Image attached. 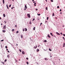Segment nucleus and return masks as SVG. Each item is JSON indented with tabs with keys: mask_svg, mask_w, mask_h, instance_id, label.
I'll return each mask as SVG.
<instances>
[{
	"mask_svg": "<svg viewBox=\"0 0 65 65\" xmlns=\"http://www.w3.org/2000/svg\"><path fill=\"white\" fill-rule=\"evenodd\" d=\"M3 27H4V28H3L4 30H5V29H6V25H4Z\"/></svg>",
	"mask_w": 65,
	"mask_h": 65,
	"instance_id": "1",
	"label": "nucleus"
},
{
	"mask_svg": "<svg viewBox=\"0 0 65 65\" xmlns=\"http://www.w3.org/2000/svg\"><path fill=\"white\" fill-rule=\"evenodd\" d=\"M27 14L28 17V18H30V14Z\"/></svg>",
	"mask_w": 65,
	"mask_h": 65,
	"instance_id": "2",
	"label": "nucleus"
},
{
	"mask_svg": "<svg viewBox=\"0 0 65 65\" xmlns=\"http://www.w3.org/2000/svg\"><path fill=\"white\" fill-rule=\"evenodd\" d=\"M47 36L48 38H51V37H50V35L49 34H48Z\"/></svg>",
	"mask_w": 65,
	"mask_h": 65,
	"instance_id": "3",
	"label": "nucleus"
},
{
	"mask_svg": "<svg viewBox=\"0 0 65 65\" xmlns=\"http://www.w3.org/2000/svg\"><path fill=\"white\" fill-rule=\"evenodd\" d=\"M56 33L57 34V35H60V34H59L57 32H56Z\"/></svg>",
	"mask_w": 65,
	"mask_h": 65,
	"instance_id": "4",
	"label": "nucleus"
},
{
	"mask_svg": "<svg viewBox=\"0 0 65 65\" xmlns=\"http://www.w3.org/2000/svg\"><path fill=\"white\" fill-rule=\"evenodd\" d=\"M3 33H5V32H6V30H3Z\"/></svg>",
	"mask_w": 65,
	"mask_h": 65,
	"instance_id": "5",
	"label": "nucleus"
},
{
	"mask_svg": "<svg viewBox=\"0 0 65 65\" xmlns=\"http://www.w3.org/2000/svg\"><path fill=\"white\" fill-rule=\"evenodd\" d=\"M22 53L23 55H24V54H25V52L24 51H23L22 52Z\"/></svg>",
	"mask_w": 65,
	"mask_h": 65,
	"instance_id": "6",
	"label": "nucleus"
},
{
	"mask_svg": "<svg viewBox=\"0 0 65 65\" xmlns=\"http://www.w3.org/2000/svg\"><path fill=\"white\" fill-rule=\"evenodd\" d=\"M6 6L8 9H9V7H8V5H6Z\"/></svg>",
	"mask_w": 65,
	"mask_h": 65,
	"instance_id": "7",
	"label": "nucleus"
},
{
	"mask_svg": "<svg viewBox=\"0 0 65 65\" xmlns=\"http://www.w3.org/2000/svg\"><path fill=\"white\" fill-rule=\"evenodd\" d=\"M27 5L26 4V5L25 6V8H27Z\"/></svg>",
	"mask_w": 65,
	"mask_h": 65,
	"instance_id": "8",
	"label": "nucleus"
},
{
	"mask_svg": "<svg viewBox=\"0 0 65 65\" xmlns=\"http://www.w3.org/2000/svg\"><path fill=\"white\" fill-rule=\"evenodd\" d=\"M65 43H64L63 44V47H65Z\"/></svg>",
	"mask_w": 65,
	"mask_h": 65,
	"instance_id": "9",
	"label": "nucleus"
},
{
	"mask_svg": "<svg viewBox=\"0 0 65 65\" xmlns=\"http://www.w3.org/2000/svg\"><path fill=\"white\" fill-rule=\"evenodd\" d=\"M12 32H13L14 31V29H12Z\"/></svg>",
	"mask_w": 65,
	"mask_h": 65,
	"instance_id": "10",
	"label": "nucleus"
},
{
	"mask_svg": "<svg viewBox=\"0 0 65 65\" xmlns=\"http://www.w3.org/2000/svg\"><path fill=\"white\" fill-rule=\"evenodd\" d=\"M45 60H48V59H47V58H45Z\"/></svg>",
	"mask_w": 65,
	"mask_h": 65,
	"instance_id": "11",
	"label": "nucleus"
},
{
	"mask_svg": "<svg viewBox=\"0 0 65 65\" xmlns=\"http://www.w3.org/2000/svg\"><path fill=\"white\" fill-rule=\"evenodd\" d=\"M25 31H27V29L26 28H25Z\"/></svg>",
	"mask_w": 65,
	"mask_h": 65,
	"instance_id": "12",
	"label": "nucleus"
},
{
	"mask_svg": "<svg viewBox=\"0 0 65 65\" xmlns=\"http://www.w3.org/2000/svg\"><path fill=\"white\" fill-rule=\"evenodd\" d=\"M50 34H51V36H53V34H52V33L51 32Z\"/></svg>",
	"mask_w": 65,
	"mask_h": 65,
	"instance_id": "13",
	"label": "nucleus"
},
{
	"mask_svg": "<svg viewBox=\"0 0 65 65\" xmlns=\"http://www.w3.org/2000/svg\"><path fill=\"white\" fill-rule=\"evenodd\" d=\"M3 16H4V17H5V14H3Z\"/></svg>",
	"mask_w": 65,
	"mask_h": 65,
	"instance_id": "14",
	"label": "nucleus"
},
{
	"mask_svg": "<svg viewBox=\"0 0 65 65\" xmlns=\"http://www.w3.org/2000/svg\"><path fill=\"white\" fill-rule=\"evenodd\" d=\"M44 27V25H43L42 26V28Z\"/></svg>",
	"mask_w": 65,
	"mask_h": 65,
	"instance_id": "15",
	"label": "nucleus"
},
{
	"mask_svg": "<svg viewBox=\"0 0 65 65\" xmlns=\"http://www.w3.org/2000/svg\"><path fill=\"white\" fill-rule=\"evenodd\" d=\"M49 50L50 51H52V50H51L50 48H49Z\"/></svg>",
	"mask_w": 65,
	"mask_h": 65,
	"instance_id": "16",
	"label": "nucleus"
},
{
	"mask_svg": "<svg viewBox=\"0 0 65 65\" xmlns=\"http://www.w3.org/2000/svg\"><path fill=\"white\" fill-rule=\"evenodd\" d=\"M39 51V50L38 49H37V52H38Z\"/></svg>",
	"mask_w": 65,
	"mask_h": 65,
	"instance_id": "17",
	"label": "nucleus"
},
{
	"mask_svg": "<svg viewBox=\"0 0 65 65\" xmlns=\"http://www.w3.org/2000/svg\"><path fill=\"white\" fill-rule=\"evenodd\" d=\"M44 42H47V41H46V40H45L44 41Z\"/></svg>",
	"mask_w": 65,
	"mask_h": 65,
	"instance_id": "18",
	"label": "nucleus"
},
{
	"mask_svg": "<svg viewBox=\"0 0 65 65\" xmlns=\"http://www.w3.org/2000/svg\"><path fill=\"white\" fill-rule=\"evenodd\" d=\"M33 30H35V27H34Z\"/></svg>",
	"mask_w": 65,
	"mask_h": 65,
	"instance_id": "19",
	"label": "nucleus"
},
{
	"mask_svg": "<svg viewBox=\"0 0 65 65\" xmlns=\"http://www.w3.org/2000/svg\"><path fill=\"white\" fill-rule=\"evenodd\" d=\"M21 37L22 38H23V35H21Z\"/></svg>",
	"mask_w": 65,
	"mask_h": 65,
	"instance_id": "20",
	"label": "nucleus"
},
{
	"mask_svg": "<svg viewBox=\"0 0 65 65\" xmlns=\"http://www.w3.org/2000/svg\"><path fill=\"white\" fill-rule=\"evenodd\" d=\"M3 4H4V0H3Z\"/></svg>",
	"mask_w": 65,
	"mask_h": 65,
	"instance_id": "21",
	"label": "nucleus"
},
{
	"mask_svg": "<svg viewBox=\"0 0 65 65\" xmlns=\"http://www.w3.org/2000/svg\"><path fill=\"white\" fill-rule=\"evenodd\" d=\"M53 14H52V15L53 16H54V15H55V14H54V12H53Z\"/></svg>",
	"mask_w": 65,
	"mask_h": 65,
	"instance_id": "22",
	"label": "nucleus"
},
{
	"mask_svg": "<svg viewBox=\"0 0 65 65\" xmlns=\"http://www.w3.org/2000/svg\"><path fill=\"white\" fill-rule=\"evenodd\" d=\"M49 18V17H48L47 18V20H48V18Z\"/></svg>",
	"mask_w": 65,
	"mask_h": 65,
	"instance_id": "23",
	"label": "nucleus"
},
{
	"mask_svg": "<svg viewBox=\"0 0 65 65\" xmlns=\"http://www.w3.org/2000/svg\"><path fill=\"white\" fill-rule=\"evenodd\" d=\"M7 57L8 58H9V55H8V56H7Z\"/></svg>",
	"mask_w": 65,
	"mask_h": 65,
	"instance_id": "24",
	"label": "nucleus"
},
{
	"mask_svg": "<svg viewBox=\"0 0 65 65\" xmlns=\"http://www.w3.org/2000/svg\"><path fill=\"white\" fill-rule=\"evenodd\" d=\"M16 33L17 34H18V33H19V31H17L16 32Z\"/></svg>",
	"mask_w": 65,
	"mask_h": 65,
	"instance_id": "25",
	"label": "nucleus"
},
{
	"mask_svg": "<svg viewBox=\"0 0 65 65\" xmlns=\"http://www.w3.org/2000/svg\"><path fill=\"white\" fill-rule=\"evenodd\" d=\"M29 24H32V23L31 22H29Z\"/></svg>",
	"mask_w": 65,
	"mask_h": 65,
	"instance_id": "26",
	"label": "nucleus"
},
{
	"mask_svg": "<svg viewBox=\"0 0 65 65\" xmlns=\"http://www.w3.org/2000/svg\"><path fill=\"white\" fill-rule=\"evenodd\" d=\"M45 9H46V10H47V7H46V8H45Z\"/></svg>",
	"mask_w": 65,
	"mask_h": 65,
	"instance_id": "27",
	"label": "nucleus"
},
{
	"mask_svg": "<svg viewBox=\"0 0 65 65\" xmlns=\"http://www.w3.org/2000/svg\"><path fill=\"white\" fill-rule=\"evenodd\" d=\"M38 15H40V14H37Z\"/></svg>",
	"mask_w": 65,
	"mask_h": 65,
	"instance_id": "28",
	"label": "nucleus"
},
{
	"mask_svg": "<svg viewBox=\"0 0 65 65\" xmlns=\"http://www.w3.org/2000/svg\"><path fill=\"white\" fill-rule=\"evenodd\" d=\"M19 51L20 52H22V50L21 49H19Z\"/></svg>",
	"mask_w": 65,
	"mask_h": 65,
	"instance_id": "29",
	"label": "nucleus"
},
{
	"mask_svg": "<svg viewBox=\"0 0 65 65\" xmlns=\"http://www.w3.org/2000/svg\"><path fill=\"white\" fill-rule=\"evenodd\" d=\"M26 63H27V65H28L29 64V62H26Z\"/></svg>",
	"mask_w": 65,
	"mask_h": 65,
	"instance_id": "30",
	"label": "nucleus"
},
{
	"mask_svg": "<svg viewBox=\"0 0 65 65\" xmlns=\"http://www.w3.org/2000/svg\"><path fill=\"white\" fill-rule=\"evenodd\" d=\"M11 5H9V7H11Z\"/></svg>",
	"mask_w": 65,
	"mask_h": 65,
	"instance_id": "31",
	"label": "nucleus"
},
{
	"mask_svg": "<svg viewBox=\"0 0 65 65\" xmlns=\"http://www.w3.org/2000/svg\"><path fill=\"white\" fill-rule=\"evenodd\" d=\"M5 48H7V46H5Z\"/></svg>",
	"mask_w": 65,
	"mask_h": 65,
	"instance_id": "32",
	"label": "nucleus"
},
{
	"mask_svg": "<svg viewBox=\"0 0 65 65\" xmlns=\"http://www.w3.org/2000/svg\"><path fill=\"white\" fill-rule=\"evenodd\" d=\"M53 1H53V0H51V2H53Z\"/></svg>",
	"mask_w": 65,
	"mask_h": 65,
	"instance_id": "33",
	"label": "nucleus"
},
{
	"mask_svg": "<svg viewBox=\"0 0 65 65\" xmlns=\"http://www.w3.org/2000/svg\"><path fill=\"white\" fill-rule=\"evenodd\" d=\"M35 20V19L34 18L33 19V20H32V21H34Z\"/></svg>",
	"mask_w": 65,
	"mask_h": 65,
	"instance_id": "34",
	"label": "nucleus"
},
{
	"mask_svg": "<svg viewBox=\"0 0 65 65\" xmlns=\"http://www.w3.org/2000/svg\"><path fill=\"white\" fill-rule=\"evenodd\" d=\"M24 31H25V29H24V28H23V31L24 32Z\"/></svg>",
	"mask_w": 65,
	"mask_h": 65,
	"instance_id": "35",
	"label": "nucleus"
},
{
	"mask_svg": "<svg viewBox=\"0 0 65 65\" xmlns=\"http://www.w3.org/2000/svg\"><path fill=\"white\" fill-rule=\"evenodd\" d=\"M4 41V40H2L1 41Z\"/></svg>",
	"mask_w": 65,
	"mask_h": 65,
	"instance_id": "36",
	"label": "nucleus"
},
{
	"mask_svg": "<svg viewBox=\"0 0 65 65\" xmlns=\"http://www.w3.org/2000/svg\"><path fill=\"white\" fill-rule=\"evenodd\" d=\"M27 8H25L24 9V10H26V9H27Z\"/></svg>",
	"mask_w": 65,
	"mask_h": 65,
	"instance_id": "37",
	"label": "nucleus"
},
{
	"mask_svg": "<svg viewBox=\"0 0 65 65\" xmlns=\"http://www.w3.org/2000/svg\"><path fill=\"white\" fill-rule=\"evenodd\" d=\"M60 34L61 35H63V34H62V32L60 33Z\"/></svg>",
	"mask_w": 65,
	"mask_h": 65,
	"instance_id": "38",
	"label": "nucleus"
},
{
	"mask_svg": "<svg viewBox=\"0 0 65 65\" xmlns=\"http://www.w3.org/2000/svg\"><path fill=\"white\" fill-rule=\"evenodd\" d=\"M57 8H59V6H58L57 7Z\"/></svg>",
	"mask_w": 65,
	"mask_h": 65,
	"instance_id": "39",
	"label": "nucleus"
},
{
	"mask_svg": "<svg viewBox=\"0 0 65 65\" xmlns=\"http://www.w3.org/2000/svg\"><path fill=\"white\" fill-rule=\"evenodd\" d=\"M63 36H65V34H63Z\"/></svg>",
	"mask_w": 65,
	"mask_h": 65,
	"instance_id": "40",
	"label": "nucleus"
},
{
	"mask_svg": "<svg viewBox=\"0 0 65 65\" xmlns=\"http://www.w3.org/2000/svg\"><path fill=\"white\" fill-rule=\"evenodd\" d=\"M26 59L27 60H28V59H29V58H26Z\"/></svg>",
	"mask_w": 65,
	"mask_h": 65,
	"instance_id": "41",
	"label": "nucleus"
},
{
	"mask_svg": "<svg viewBox=\"0 0 65 65\" xmlns=\"http://www.w3.org/2000/svg\"><path fill=\"white\" fill-rule=\"evenodd\" d=\"M4 63H5L4 62H3V65H4Z\"/></svg>",
	"mask_w": 65,
	"mask_h": 65,
	"instance_id": "42",
	"label": "nucleus"
},
{
	"mask_svg": "<svg viewBox=\"0 0 65 65\" xmlns=\"http://www.w3.org/2000/svg\"><path fill=\"white\" fill-rule=\"evenodd\" d=\"M60 11H62V10H61V9H60Z\"/></svg>",
	"mask_w": 65,
	"mask_h": 65,
	"instance_id": "43",
	"label": "nucleus"
},
{
	"mask_svg": "<svg viewBox=\"0 0 65 65\" xmlns=\"http://www.w3.org/2000/svg\"><path fill=\"white\" fill-rule=\"evenodd\" d=\"M6 22H6L5 21V23H6Z\"/></svg>",
	"mask_w": 65,
	"mask_h": 65,
	"instance_id": "44",
	"label": "nucleus"
},
{
	"mask_svg": "<svg viewBox=\"0 0 65 65\" xmlns=\"http://www.w3.org/2000/svg\"><path fill=\"white\" fill-rule=\"evenodd\" d=\"M5 62H6V61H7V60H5Z\"/></svg>",
	"mask_w": 65,
	"mask_h": 65,
	"instance_id": "45",
	"label": "nucleus"
},
{
	"mask_svg": "<svg viewBox=\"0 0 65 65\" xmlns=\"http://www.w3.org/2000/svg\"><path fill=\"white\" fill-rule=\"evenodd\" d=\"M38 10V9H36V11H37V10Z\"/></svg>",
	"mask_w": 65,
	"mask_h": 65,
	"instance_id": "46",
	"label": "nucleus"
},
{
	"mask_svg": "<svg viewBox=\"0 0 65 65\" xmlns=\"http://www.w3.org/2000/svg\"><path fill=\"white\" fill-rule=\"evenodd\" d=\"M34 48L35 49H36V47H34Z\"/></svg>",
	"mask_w": 65,
	"mask_h": 65,
	"instance_id": "47",
	"label": "nucleus"
},
{
	"mask_svg": "<svg viewBox=\"0 0 65 65\" xmlns=\"http://www.w3.org/2000/svg\"><path fill=\"white\" fill-rule=\"evenodd\" d=\"M15 27H17V25H15Z\"/></svg>",
	"mask_w": 65,
	"mask_h": 65,
	"instance_id": "48",
	"label": "nucleus"
},
{
	"mask_svg": "<svg viewBox=\"0 0 65 65\" xmlns=\"http://www.w3.org/2000/svg\"><path fill=\"white\" fill-rule=\"evenodd\" d=\"M1 17H0V20H1Z\"/></svg>",
	"mask_w": 65,
	"mask_h": 65,
	"instance_id": "49",
	"label": "nucleus"
},
{
	"mask_svg": "<svg viewBox=\"0 0 65 65\" xmlns=\"http://www.w3.org/2000/svg\"><path fill=\"white\" fill-rule=\"evenodd\" d=\"M47 21H45V23H47Z\"/></svg>",
	"mask_w": 65,
	"mask_h": 65,
	"instance_id": "50",
	"label": "nucleus"
},
{
	"mask_svg": "<svg viewBox=\"0 0 65 65\" xmlns=\"http://www.w3.org/2000/svg\"><path fill=\"white\" fill-rule=\"evenodd\" d=\"M36 48H37V45H36Z\"/></svg>",
	"mask_w": 65,
	"mask_h": 65,
	"instance_id": "51",
	"label": "nucleus"
},
{
	"mask_svg": "<svg viewBox=\"0 0 65 65\" xmlns=\"http://www.w3.org/2000/svg\"><path fill=\"white\" fill-rule=\"evenodd\" d=\"M60 13H61V14H62V12H60Z\"/></svg>",
	"mask_w": 65,
	"mask_h": 65,
	"instance_id": "52",
	"label": "nucleus"
},
{
	"mask_svg": "<svg viewBox=\"0 0 65 65\" xmlns=\"http://www.w3.org/2000/svg\"><path fill=\"white\" fill-rule=\"evenodd\" d=\"M34 4L35 5V4H36V3H35Z\"/></svg>",
	"mask_w": 65,
	"mask_h": 65,
	"instance_id": "53",
	"label": "nucleus"
},
{
	"mask_svg": "<svg viewBox=\"0 0 65 65\" xmlns=\"http://www.w3.org/2000/svg\"><path fill=\"white\" fill-rule=\"evenodd\" d=\"M34 6H36V5H34Z\"/></svg>",
	"mask_w": 65,
	"mask_h": 65,
	"instance_id": "54",
	"label": "nucleus"
},
{
	"mask_svg": "<svg viewBox=\"0 0 65 65\" xmlns=\"http://www.w3.org/2000/svg\"><path fill=\"white\" fill-rule=\"evenodd\" d=\"M8 53H9V51H8Z\"/></svg>",
	"mask_w": 65,
	"mask_h": 65,
	"instance_id": "55",
	"label": "nucleus"
},
{
	"mask_svg": "<svg viewBox=\"0 0 65 65\" xmlns=\"http://www.w3.org/2000/svg\"><path fill=\"white\" fill-rule=\"evenodd\" d=\"M18 44H17L16 45H17V46H18Z\"/></svg>",
	"mask_w": 65,
	"mask_h": 65,
	"instance_id": "56",
	"label": "nucleus"
},
{
	"mask_svg": "<svg viewBox=\"0 0 65 65\" xmlns=\"http://www.w3.org/2000/svg\"><path fill=\"white\" fill-rule=\"evenodd\" d=\"M11 9H13V7H12L11 8Z\"/></svg>",
	"mask_w": 65,
	"mask_h": 65,
	"instance_id": "57",
	"label": "nucleus"
},
{
	"mask_svg": "<svg viewBox=\"0 0 65 65\" xmlns=\"http://www.w3.org/2000/svg\"><path fill=\"white\" fill-rule=\"evenodd\" d=\"M16 62H18V60H16Z\"/></svg>",
	"mask_w": 65,
	"mask_h": 65,
	"instance_id": "58",
	"label": "nucleus"
},
{
	"mask_svg": "<svg viewBox=\"0 0 65 65\" xmlns=\"http://www.w3.org/2000/svg\"><path fill=\"white\" fill-rule=\"evenodd\" d=\"M54 36V37H56V36Z\"/></svg>",
	"mask_w": 65,
	"mask_h": 65,
	"instance_id": "59",
	"label": "nucleus"
},
{
	"mask_svg": "<svg viewBox=\"0 0 65 65\" xmlns=\"http://www.w3.org/2000/svg\"><path fill=\"white\" fill-rule=\"evenodd\" d=\"M6 50H7V51H8V49H6Z\"/></svg>",
	"mask_w": 65,
	"mask_h": 65,
	"instance_id": "60",
	"label": "nucleus"
},
{
	"mask_svg": "<svg viewBox=\"0 0 65 65\" xmlns=\"http://www.w3.org/2000/svg\"><path fill=\"white\" fill-rule=\"evenodd\" d=\"M46 2H47V0H45Z\"/></svg>",
	"mask_w": 65,
	"mask_h": 65,
	"instance_id": "61",
	"label": "nucleus"
},
{
	"mask_svg": "<svg viewBox=\"0 0 65 65\" xmlns=\"http://www.w3.org/2000/svg\"><path fill=\"white\" fill-rule=\"evenodd\" d=\"M1 25H2L3 24H1Z\"/></svg>",
	"mask_w": 65,
	"mask_h": 65,
	"instance_id": "62",
	"label": "nucleus"
},
{
	"mask_svg": "<svg viewBox=\"0 0 65 65\" xmlns=\"http://www.w3.org/2000/svg\"><path fill=\"white\" fill-rule=\"evenodd\" d=\"M39 46H39H39H38V47H39Z\"/></svg>",
	"mask_w": 65,
	"mask_h": 65,
	"instance_id": "63",
	"label": "nucleus"
},
{
	"mask_svg": "<svg viewBox=\"0 0 65 65\" xmlns=\"http://www.w3.org/2000/svg\"><path fill=\"white\" fill-rule=\"evenodd\" d=\"M34 0H32V1H34Z\"/></svg>",
	"mask_w": 65,
	"mask_h": 65,
	"instance_id": "64",
	"label": "nucleus"
}]
</instances>
